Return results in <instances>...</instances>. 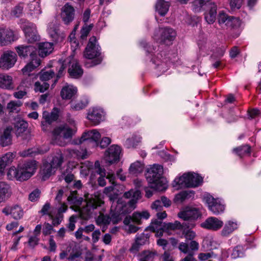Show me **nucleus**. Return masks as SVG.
I'll return each mask as SVG.
<instances>
[{
	"label": "nucleus",
	"instance_id": "f257e3e1",
	"mask_svg": "<svg viewBox=\"0 0 261 261\" xmlns=\"http://www.w3.org/2000/svg\"><path fill=\"white\" fill-rule=\"evenodd\" d=\"M67 199L70 203L76 207H79L83 201V198L79 197L75 192L71 193ZM85 201L86 202V206L82 208L77 207V210L80 212L81 218L84 220H87L92 216L94 211L103 203V201L96 195L89 196V194L86 196Z\"/></svg>",
	"mask_w": 261,
	"mask_h": 261
},
{
	"label": "nucleus",
	"instance_id": "f03ea898",
	"mask_svg": "<svg viewBox=\"0 0 261 261\" xmlns=\"http://www.w3.org/2000/svg\"><path fill=\"white\" fill-rule=\"evenodd\" d=\"M37 169V162L31 161L19 164L17 168L14 166L9 168L7 177L9 179L15 178L19 181H23L31 178Z\"/></svg>",
	"mask_w": 261,
	"mask_h": 261
},
{
	"label": "nucleus",
	"instance_id": "7ed1b4c3",
	"mask_svg": "<svg viewBox=\"0 0 261 261\" xmlns=\"http://www.w3.org/2000/svg\"><path fill=\"white\" fill-rule=\"evenodd\" d=\"M163 173V167L158 164H154L148 170L146 176L150 189L163 191L167 188V181L162 177Z\"/></svg>",
	"mask_w": 261,
	"mask_h": 261
},
{
	"label": "nucleus",
	"instance_id": "20e7f679",
	"mask_svg": "<svg viewBox=\"0 0 261 261\" xmlns=\"http://www.w3.org/2000/svg\"><path fill=\"white\" fill-rule=\"evenodd\" d=\"M74 121H69V124H65L55 128L53 131V136L55 143L64 146L66 145L65 141L62 139H71L76 132Z\"/></svg>",
	"mask_w": 261,
	"mask_h": 261
},
{
	"label": "nucleus",
	"instance_id": "39448f33",
	"mask_svg": "<svg viewBox=\"0 0 261 261\" xmlns=\"http://www.w3.org/2000/svg\"><path fill=\"white\" fill-rule=\"evenodd\" d=\"M100 55V47L97 44L96 37L92 36L89 39V42L85 48L84 56L88 59H95L91 61V63L86 62L85 66L89 68L100 64L102 60Z\"/></svg>",
	"mask_w": 261,
	"mask_h": 261
},
{
	"label": "nucleus",
	"instance_id": "423d86ee",
	"mask_svg": "<svg viewBox=\"0 0 261 261\" xmlns=\"http://www.w3.org/2000/svg\"><path fill=\"white\" fill-rule=\"evenodd\" d=\"M201 176L196 173H185L173 181V186L177 189L199 186L202 182Z\"/></svg>",
	"mask_w": 261,
	"mask_h": 261
},
{
	"label": "nucleus",
	"instance_id": "0eeeda50",
	"mask_svg": "<svg viewBox=\"0 0 261 261\" xmlns=\"http://www.w3.org/2000/svg\"><path fill=\"white\" fill-rule=\"evenodd\" d=\"M206 7L204 18L208 23H213L216 20L217 7L216 4L208 2L207 0H196L193 3V9L199 11L203 6Z\"/></svg>",
	"mask_w": 261,
	"mask_h": 261
},
{
	"label": "nucleus",
	"instance_id": "6e6552de",
	"mask_svg": "<svg viewBox=\"0 0 261 261\" xmlns=\"http://www.w3.org/2000/svg\"><path fill=\"white\" fill-rule=\"evenodd\" d=\"M16 54L10 50L5 51L0 58V68L4 70H8L15 65L17 61Z\"/></svg>",
	"mask_w": 261,
	"mask_h": 261
},
{
	"label": "nucleus",
	"instance_id": "1a4fd4ad",
	"mask_svg": "<svg viewBox=\"0 0 261 261\" xmlns=\"http://www.w3.org/2000/svg\"><path fill=\"white\" fill-rule=\"evenodd\" d=\"M204 199L208 205L209 210L214 215H218L224 212L225 205L219 199H216L211 195H207L204 197Z\"/></svg>",
	"mask_w": 261,
	"mask_h": 261
},
{
	"label": "nucleus",
	"instance_id": "9d476101",
	"mask_svg": "<svg viewBox=\"0 0 261 261\" xmlns=\"http://www.w3.org/2000/svg\"><path fill=\"white\" fill-rule=\"evenodd\" d=\"M219 23L222 27L236 28L240 25V20L234 17L229 16L223 12H220L218 15Z\"/></svg>",
	"mask_w": 261,
	"mask_h": 261
},
{
	"label": "nucleus",
	"instance_id": "9b49d317",
	"mask_svg": "<svg viewBox=\"0 0 261 261\" xmlns=\"http://www.w3.org/2000/svg\"><path fill=\"white\" fill-rule=\"evenodd\" d=\"M21 27L28 42L34 43L38 40L39 36L37 35L36 27L34 24L26 22Z\"/></svg>",
	"mask_w": 261,
	"mask_h": 261
},
{
	"label": "nucleus",
	"instance_id": "f8f14e48",
	"mask_svg": "<svg viewBox=\"0 0 261 261\" xmlns=\"http://www.w3.org/2000/svg\"><path fill=\"white\" fill-rule=\"evenodd\" d=\"M223 224V222L218 218L210 217L201 224V226L208 230L217 231L222 228Z\"/></svg>",
	"mask_w": 261,
	"mask_h": 261
},
{
	"label": "nucleus",
	"instance_id": "ddd939ff",
	"mask_svg": "<svg viewBox=\"0 0 261 261\" xmlns=\"http://www.w3.org/2000/svg\"><path fill=\"white\" fill-rule=\"evenodd\" d=\"M14 41V35L11 30L0 28V46L7 45Z\"/></svg>",
	"mask_w": 261,
	"mask_h": 261
},
{
	"label": "nucleus",
	"instance_id": "4468645a",
	"mask_svg": "<svg viewBox=\"0 0 261 261\" xmlns=\"http://www.w3.org/2000/svg\"><path fill=\"white\" fill-rule=\"evenodd\" d=\"M104 112L102 109L93 108L89 109L87 118L94 124H98L103 119Z\"/></svg>",
	"mask_w": 261,
	"mask_h": 261
},
{
	"label": "nucleus",
	"instance_id": "2eb2a0df",
	"mask_svg": "<svg viewBox=\"0 0 261 261\" xmlns=\"http://www.w3.org/2000/svg\"><path fill=\"white\" fill-rule=\"evenodd\" d=\"M17 53L19 57L26 58L30 55L31 59L37 58L36 49L32 45H20L16 47Z\"/></svg>",
	"mask_w": 261,
	"mask_h": 261
},
{
	"label": "nucleus",
	"instance_id": "dca6fc26",
	"mask_svg": "<svg viewBox=\"0 0 261 261\" xmlns=\"http://www.w3.org/2000/svg\"><path fill=\"white\" fill-rule=\"evenodd\" d=\"M178 217L184 220L189 221L186 222L187 223H194L192 220L197 219L200 216V214L199 211L196 208H189L186 211L181 212L178 214Z\"/></svg>",
	"mask_w": 261,
	"mask_h": 261
},
{
	"label": "nucleus",
	"instance_id": "f3484780",
	"mask_svg": "<svg viewBox=\"0 0 261 261\" xmlns=\"http://www.w3.org/2000/svg\"><path fill=\"white\" fill-rule=\"evenodd\" d=\"M100 138V133L96 129H93L84 133L81 137L80 143L87 141L93 143V146H98V141Z\"/></svg>",
	"mask_w": 261,
	"mask_h": 261
},
{
	"label": "nucleus",
	"instance_id": "a211bd4d",
	"mask_svg": "<svg viewBox=\"0 0 261 261\" xmlns=\"http://www.w3.org/2000/svg\"><path fill=\"white\" fill-rule=\"evenodd\" d=\"M120 152L121 148L119 146L116 145L111 146L106 151V160L110 163L119 160Z\"/></svg>",
	"mask_w": 261,
	"mask_h": 261
},
{
	"label": "nucleus",
	"instance_id": "6ab92c4d",
	"mask_svg": "<svg viewBox=\"0 0 261 261\" xmlns=\"http://www.w3.org/2000/svg\"><path fill=\"white\" fill-rule=\"evenodd\" d=\"M123 196L126 198H132L127 204L123 205L125 207H129L130 208L129 211H131L132 210L135 208V204L141 197V193L139 190H130L129 191L125 192Z\"/></svg>",
	"mask_w": 261,
	"mask_h": 261
},
{
	"label": "nucleus",
	"instance_id": "aec40b11",
	"mask_svg": "<svg viewBox=\"0 0 261 261\" xmlns=\"http://www.w3.org/2000/svg\"><path fill=\"white\" fill-rule=\"evenodd\" d=\"M61 16L65 24H68L71 22L74 16V9L68 3L66 4L62 9Z\"/></svg>",
	"mask_w": 261,
	"mask_h": 261
},
{
	"label": "nucleus",
	"instance_id": "412c9836",
	"mask_svg": "<svg viewBox=\"0 0 261 261\" xmlns=\"http://www.w3.org/2000/svg\"><path fill=\"white\" fill-rule=\"evenodd\" d=\"M119 201L120 200L118 201L116 211L115 212H113L112 210L111 211L110 217L111 218V222L113 224H117L121 220V214L129 213L130 211L129 210L124 209V208L125 207H124L122 204L120 203Z\"/></svg>",
	"mask_w": 261,
	"mask_h": 261
},
{
	"label": "nucleus",
	"instance_id": "4be33fe9",
	"mask_svg": "<svg viewBox=\"0 0 261 261\" xmlns=\"http://www.w3.org/2000/svg\"><path fill=\"white\" fill-rule=\"evenodd\" d=\"M159 31L161 33V37L159 39L155 38V39L160 40V42L166 43L167 41H171L175 37L176 33L171 28H165L160 29Z\"/></svg>",
	"mask_w": 261,
	"mask_h": 261
},
{
	"label": "nucleus",
	"instance_id": "5701e85b",
	"mask_svg": "<svg viewBox=\"0 0 261 261\" xmlns=\"http://www.w3.org/2000/svg\"><path fill=\"white\" fill-rule=\"evenodd\" d=\"M77 88L71 85H66L61 89L60 95L63 99L70 100L74 97Z\"/></svg>",
	"mask_w": 261,
	"mask_h": 261
},
{
	"label": "nucleus",
	"instance_id": "b1692460",
	"mask_svg": "<svg viewBox=\"0 0 261 261\" xmlns=\"http://www.w3.org/2000/svg\"><path fill=\"white\" fill-rule=\"evenodd\" d=\"M239 227V223L236 220H228L226 221L224 227L221 231V234L223 237H227L237 230Z\"/></svg>",
	"mask_w": 261,
	"mask_h": 261
},
{
	"label": "nucleus",
	"instance_id": "393cba45",
	"mask_svg": "<svg viewBox=\"0 0 261 261\" xmlns=\"http://www.w3.org/2000/svg\"><path fill=\"white\" fill-rule=\"evenodd\" d=\"M68 72L70 76L73 78H79L83 73V70L79 63L76 61H72L70 62Z\"/></svg>",
	"mask_w": 261,
	"mask_h": 261
},
{
	"label": "nucleus",
	"instance_id": "a878e982",
	"mask_svg": "<svg viewBox=\"0 0 261 261\" xmlns=\"http://www.w3.org/2000/svg\"><path fill=\"white\" fill-rule=\"evenodd\" d=\"M40 0H34L28 5L29 14L34 18H38L41 14Z\"/></svg>",
	"mask_w": 261,
	"mask_h": 261
},
{
	"label": "nucleus",
	"instance_id": "bb28decb",
	"mask_svg": "<svg viewBox=\"0 0 261 261\" xmlns=\"http://www.w3.org/2000/svg\"><path fill=\"white\" fill-rule=\"evenodd\" d=\"M3 212L7 215L10 214L14 219L16 220L21 218L23 215V211L22 208L17 205L12 206L10 208H4Z\"/></svg>",
	"mask_w": 261,
	"mask_h": 261
},
{
	"label": "nucleus",
	"instance_id": "cd10ccee",
	"mask_svg": "<svg viewBox=\"0 0 261 261\" xmlns=\"http://www.w3.org/2000/svg\"><path fill=\"white\" fill-rule=\"evenodd\" d=\"M0 88L8 90L14 89L12 77L7 74H0Z\"/></svg>",
	"mask_w": 261,
	"mask_h": 261
},
{
	"label": "nucleus",
	"instance_id": "c85d7f7f",
	"mask_svg": "<svg viewBox=\"0 0 261 261\" xmlns=\"http://www.w3.org/2000/svg\"><path fill=\"white\" fill-rule=\"evenodd\" d=\"M12 129L6 128L3 133L0 134V145L3 146H7L12 144Z\"/></svg>",
	"mask_w": 261,
	"mask_h": 261
},
{
	"label": "nucleus",
	"instance_id": "c756f323",
	"mask_svg": "<svg viewBox=\"0 0 261 261\" xmlns=\"http://www.w3.org/2000/svg\"><path fill=\"white\" fill-rule=\"evenodd\" d=\"M11 194V187L5 181H0V203L5 201Z\"/></svg>",
	"mask_w": 261,
	"mask_h": 261
},
{
	"label": "nucleus",
	"instance_id": "7c9ffc66",
	"mask_svg": "<svg viewBox=\"0 0 261 261\" xmlns=\"http://www.w3.org/2000/svg\"><path fill=\"white\" fill-rule=\"evenodd\" d=\"M55 171L56 170L53 168L49 163H44L40 172L42 179L43 180L47 179L51 175L54 174Z\"/></svg>",
	"mask_w": 261,
	"mask_h": 261
},
{
	"label": "nucleus",
	"instance_id": "2f4dec72",
	"mask_svg": "<svg viewBox=\"0 0 261 261\" xmlns=\"http://www.w3.org/2000/svg\"><path fill=\"white\" fill-rule=\"evenodd\" d=\"M53 50V44L49 42H41L39 44L38 53L41 57H44L50 54Z\"/></svg>",
	"mask_w": 261,
	"mask_h": 261
},
{
	"label": "nucleus",
	"instance_id": "473e14b6",
	"mask_svg": "<svg viewBox=\"0 0 261 261\" xmlns=\"http://www.w3.org/2000/svg\"><path fill=\"white\" fill-rule=\"evenodd\" d=\"M59 117V110L57 108H54L52 112L49 113L47 112H43V118L45 123L50 124L53 121L58 119Z\"/></svg>",
	"mask_w": 261,
	"mask_h": 261
},
{
	"label": "nucleus",
	"instance_id": "72a5a7b5",
	"mask_svg": "<svg viewBox=\"0 0 261 261\" xmlns=\"http://www.w3.org/2000/svg\"><path fill=\"white\" fill-rule=\"evenodd\" d=\"M183 227H187L182 230V234L184 235L185 238L186 240H192L196 237V233L194 231L191 230L195 226V224L191 223L189 224L186 222L182 223Z\"/></svg>",
	"mask_w": 261,
	"mask_h": 261
},
{
	"label": "nucleus",
	"instance_id": "f704fd0d",
	"mask_svg": "<svg viewBox=\"0 0 261 261\" xmlns=\"http://www.w3.org/2000/svg\"><path fill=\"white\" fill-rule=\"evenodd\" d=\"M149 228L152 231L155 232V235L157 237L162 236L164 232V225L161 220H155L152 222L149 226Z\"/></svg>",
	"mask_w": 261,
	"mask_h": 261
},
{
	"label": "nucleus",
	"instance_id": "c9c22d12",
	"mask_svg": "<svg viewBox=\"0 0 261 261\" xmlns=\"http://www.w3.org/2000/svg\"><path fill=\"white\" fill-rule=\"evenodd\" d=\"M66 151L71 157L79 159H85L88 156L86 149H67Z\"/></svg>",
	"mask_w": 261,
	"mask_h": 261
},
{
	"label": "nucleus",
	"instance_id": "e433bc0d",
	"mask_svg": "<svg viewBox=\"0 0 261 261\" xmlns=\"http://www.w3.org/2000/svg\"><path fill=\"white\" fill-rule=\"evenodd\" d=\"M31 60L32 61L22 69V72L24 74L29 75L30 72L38 67L40 64V60L38 57L31 59Z\"/></svg>",
	"mask_w": 261,
	"mask_h": 261
},
{
	"label": "nucleus",
	"instance_id": "4c0bfd02",
	"mask_svg": "<svg viewBox=\"0 0 261 261\" xmlns=\"http://www.w3.org/2000/svg\"><path fill=\"white\" fill-rule=\"evenodd\" d=\"M28 127V124L27 121L23 119H18L16 120L14 124V128L17 136H20L24 132Z\"/></svg>",
	"mask_w": 261,
	"mask_h": 261
},
{
	"label": "nucleus",
	"instance_id": "58836bf2",
	"mask_svg": "<svg viewBox=\"0 0 261 261\" xmlns=\"http://www.w3.org/2000/svg\"><path fill=\"white\" fill-rule=\"evenodd\" d=\"M170 5L164 0H158L156 5V11L161 16H164L169 10Z\"/></svg>",
	"mask_w": 261,
	"mask_h": 261
},
{
	"label": "nucleus",
	"instance_id": "ea45409f",
	"mask_svg": "<svg viewBox=\"0 0 261 261\" xmlns=\"http://www.w3.org/2000/svg\"><path fill=\"white\" fill-rule=\"evenodd\" d=\"M16 152H7L0 158V165L4 168L7 165L11 164L16 156Z\"/></svg>",
	"mask_w": 261,
	"mask_h": 261
},
{
	"label": "nucleus",
	"instance_id": "a19ab883",
	"mask_svg": "<svg viewBox=\"0 0 261 261\" xmlns=\"http://www.w3.org/2000/svg\"><path fill=\"white\" fill-rule=\"evenodd\" d=\"M143 165L139 161L132 163L129 168V172L134 175H137L143 171Z\"/></svg>",
	"mask_w": 261,
	"mask_h": 261
},
{
	"label": "nucleus",
	"instance_id": "79ce46f5",
	"mask_svg": "<svg viewBox=\"0 0 261 261\" xmlns=\"http://www.w3.org/2000/svg\"><path fill=\"white\" fill-rule=\"evenodd\" d=\"M142 138L139 135H134L127 139L124 145L128 148L134 147L141 141Z\"/></svg>",
	"mask_w": 261,
	"mask_h": 261
},
{
	"label": "nucleus",
	"instance_id": "37998d69",
	"mask_svg": "<svg viewBox=\"0 0 261 261\" xmlns=\"http://www.w3.org/2000/svg\"><path fill=\"white\" fill-rule=\"evenodd\" d=\"M150 215L147 211L142 212H135L132 217V221L138 224H141L142 218L147 219L149 218Z\"/></svg>",
	"mask_w": 261,
	"mask_h": 261
},
{
	"label": "nucleus",
	"instance_id": "c03bdc74",
	"mask_svg": "<svg viewBox=\"0 0 261 261\" xmlns=\"http://www.w3.org/2000/svg\"><path fill=\"white\" fill-rule=\"evenodd\" d=\"M63 162V156L60 151L53 158L50 163L49 164L51 165L53 168L56 170L60 167Z\"/></svg>",
	"mask_w": 261,
	"mask_h": 261
},
{
	"label": "nucleus",
	"instance_id": "a18cd8bd",
	"mask_svg": "<svg viewBox=\"0 0 261 261\" xmlns=\"http://www.w3.org/2000/svg\"><path fill=\"white\" fill-rule=\"evenodd\" d=\"M22 103L19 100L10 101L7 106V109L10 113H18L20 111V107L22 106Z\"/></svg>",
	"mask_w": 261,
	"mask_h": 261
},
{
	"label": "nucleus",
	"instance_id": "49530a36",
	"mask_svg": "<svg viewBox=\"0 0 261 261\" xmlns=\"http://www.w3.org/2000/svg\"><path fill=\"white\" fill-rule=\"evenodd\" d=\"M233 152L240 157L246 155H249L250 153V147L249 145H243L233 149Z\"/></svg>",
	"mask_w": 261,
	"mask_h": 261
},
{
	"label": "nucleus",
	"instance_id": "de8ad7c7",
	"mask_svg": "<svg viewBox=\"0 0 261 261\" xmlns=\"http://www.w3.org/2000/svg\"><path fill=\"white\" fill-rule=\"evenodd\" d=\"M47 32L53 40L56 42L61 41L63 39V36L60 35L58 33V30L55 28L48 27Z\"/></svg>",
	"mask_w": 261,
	"mask_h": 261
},
{
	"label": "nucleus",
	"instance_id": "09e8293b",
	"mask_svg": "<svg viewBox=\"0 0 261 261\" xmlns=\"http://www.w3.org/2000/svg\"><path fill=\"white\" fill-rule=\"evenodd\" d=\"M111 222V218L109 215L100 213L96 219V223L98 225H107Z\"/></svg>",
	"mask_w": 261,
	"mask_h": 261
},
{
	"label": "nucleus",
	"instance_id": "8fccbe9b",
	"mask_svg": "<svg viewBox=\"0 0 261 261\" xmlns=\"http://www.w3.org/2000/svg\"><path fill=\"white\" fill-rule=\"evenodd\" d=\"M183 226L182 224L181 225L180 222L177 221H175L173 223H168L164 224V231L165 230H174L176 229H179Z\"/></svg>",
	"mask_w": 261,
	"mask_h": 261
},
{
	"label": "nucleus",
	"instance_id": "3c124183",
	"mask_svg": "<svg viewBox=\"0 0 261 261\" xmlns=\"http://www.w3.org/2000/svg\"><path fill=\"white\" fill-rule=\"evenodd\" d=\"M97 173L100 175V177L98 179V185L101 187H103L106 185L105 180V176H106V172L105 169L99 167L97 169Z\"/></svg>",
	"mask_w": 261,
	"mask_h": 261
},
{
	"label": "nucleus",
	"instance_id": "603ef678",
	"mask_svg": "<svg viewBox=\"0 0 261 261\" xmlns=\"http://www.w3.org/2000/svg\"><path fill=\"white\" fill-rule=\"evenodd\" d=\"M55 76L54 71L50 69L48 71L43 72L41 73L40 79L42 82H46Z\"/></svg>",
	"mask_w": 261,
	"mask_h": 261
},
{
	"label": "nucleus",
	"instance_id": "864d4df0",
	"mask_svg": "<svg viewBox=\"0 0 261 261\" xmlns=\"http://www.w3.org/2000/svg\"><path fill=\"white\" fill-rule=\"evenodd\" d=\"M244 251L242 246H237L233 248L231 256L232 258L242 257L244 256Z\"/></svg>",
	"mask_w": 261,
	"mask_h": 261
},
{
	"label": "nucleus",
	"instance_id": "5fc2aeb1",
	"mask_svg": "<svg viewBox=\"0 0 261 261\" xmlns=\"http://www.w3.org/2000/svg\"><path fill=\"white\" fill-rule=\"evenodd\" d=\"M50 210H51V206H50V203L48 202H46L42 206V208L40 210L39 213L42 216L47 215L49 218H52L53 214Z\"/></svg>",
	"mask_w": 261,
	"mask_h": 261
},
{
	"label": "nucleus",
	"instance_id": "6e6d98bb",
	"mask_svg": "<svg viewBox=\"0 0 261 261\" xmlns=\"http://www.w3.org/2000/svg\"><path fill=\"white\" fill-rule=\"evenodd\" d=\"M49 86V84L46 82H43L41 84L40 82H37L35 84V90L36 92H43L48 88Z\"/></svg>",
	"mask_w": 261,
	"mask_h": 261
},
{
	"label": "nucleus",
	"instance_id": "4d7b16f0",
	"mask_svg": "<svg viewBox=\"0 0 261 261\" xmlns=\"http://www.w3.org/2000/svg\"><path fill=\"white\" fill-rule=\"evenodd\" d=\"M88 102L87 101H80L71 105V108L74 111H79L84 109L87 107Z\"/></svg>",
	"mask_w": 261,
	"mask_h": 261
},
{
	"label": "nucleus",
	"instance_id": "13d9d810",
	"mask_svg": "<svg viewBox=\"0 0 261 261\" xmlns=\"http://www.w3.org/2000/svg\"><path fill=\"white\" fill-rule=\"evenodd\" d=\"M23 6L22 4H19L16 6L11 11V15L14 17H18L22 13Z\"/></svg>",
	"mask_w": 261,
	"mask_h": 261
},
{
	"label": "nucleus",
	"instance_id": "bf43d9fd",
	"mask_svg": "<svg viewBox=\"0 0 261 261\" xmlns=\"http://www.w3.org/2000/svg\"><path fill=\"white\" fill-rule=\"evenodd\" d=\"M244 2V0H229L230 8L232 10L240 9Z\"/></svg>",
	"mask_w": 261,
	"mask_h": 261
},
{
	"label": "nucleus",
	"instance_id": "052dcab7",
	"mask_svg": "<svg viewBox=\"0 0 261 261\" xmlns=\"http://www.w3.org/2000/svg\"><path fill=\"white\" fill-rule=\"evenodd\" d=\"M154 254L149 251H144L141 254L140 259L145 261H152Z\"/></svg>",
	"mask_w": 261,
	"mask_h": 261
},
{
	"label": "nucleus",
	"instance_id": "680f3d73",
	"mask_svg": "<svg viewBox=\"0 0 261 261\" xmlns=\"http://www.w3.org/2000/svg\"><path fill=\"white\" fill-rule=\"evenodd\" d=\"M86 261H101V257L100 255L97 256H95L90 252L86 253L85 255Z\"/></svg>",
	"mask_w": 261,
	"mask_h": 261
},
{
	"label": "nucleus",
	"instance_id": "e2e57ef3",
	"mask_svg": "<svg viewBox=\"0 0 261 261\" xmlns=\"http://www.w3.org/2000/svg\"><path fill=\"white\" fill-rule=\"evenodd\" d=\"M93 25L92 24L87 25H85L83 27L81 30V38L82 39H85L88 36L89 33L92 29Z\"/></svg>",
	"mask_w": 261,
	"mask_h": 261
},
{
	"label": "nucleus",
	"instance_id": "0e129e2a",
	"mask_svg": "<svg viewBox=\"0 0 261 261\" xmlns=\"http://www.w3.org/2000/svg\"><path fill=\"white\" fill-rule=\"evenodd\" d=\"M141 237H138L137 238L135 243L132 246L130 249V251L135 252L138 251V246L142 245L144 243V241H142Z\"/></svg>",
	"mask_w": 261,
	"mask_h": 261
},
{
	"label": "nucleus",
	"instance_id": "69168bd1",
	"mask_svg": "<svg viewBox=\"0 0 261 261\" xmlns=\"http://www.w3.org/2000/svg\"><path fill=\"white\" fill-rule=\"evenodd\" d=\"M63 216L62 214H57V216L55 217L53 214V218H49L52 220L53 225L55 226L59 225L63 220Z\"/></svg>",
	"mask_w": 261,
	"mask_h": 261
},
{
	"label": "nucleus",
	"instance_id": "338daca9",
	"mask_svg": "<svg viewBox=\"0 0 261 261\" xmlns=\"http://www.w3.org/2000/svg\"><path fill=\"white\" fill-rule=\"evenodd\" d=\"M40 192L39 190H35L33 191L29 195V199L31 201H37L40 196Z\"/></svg>",
	"mask_w": 261,
	"mask_h": 261
},
{
	"label": "nucleus",
	"instance_id": "774afa93",
	"mask_svg": "<svg viewBox=\"0 0 261 261\" xmlns=\"http://www.w3.org/2000/svg\"><path fill=\"white\" fill-rule=\"evenodd\" d=\"M53 230V226L49 223H45L43 228V233L45 236L50 234Z\"/></svg>",
	"mask_w": 261,
	"mask_h": 261
}]
</instances>
